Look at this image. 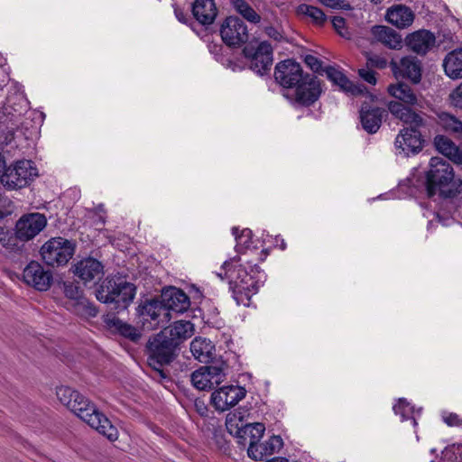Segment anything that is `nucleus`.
<instances>
[{"label": "nucleus", "mask_w": 462, "mask_h": 462, "mask_svg": "<svg viewBox=\"0 0 462 462\" xmlns=\"http://www.w3.org/2000/svg\"><path fill=\"white\" fill-rule=\"evenodd\" d=\"M56 394L63 405L91 428L106 436L111 441L117 439V429L112 425L110 420L93 403L78 391L69 386H60L57 388Z\"/></svg>", "instance_id": "nucleus-1"}, {"label": "nucleus", "mask_w": 462, "mask_h": 462, "mask_svg": "<svg viewBox=\"0 0 462 462\" xmlns=\"http://www.w3.org/2000/svg\"><path fill=\"white\" fill-rule=\"evenodd\" d=\"M387 107L395 118L407 125L399 132L395 138L394 143L399 153L409 156L420 152L424 144L421 129L426 127V120L422 115L411 107L402 106L398 101H390Z\"/></svg>", "instance_id": "nucleus-2"}, {"label": "nucleus", "mask_w": 462, "mask_h": 462, "mask_svg": "<svg viewBox=\"0 0 462 462\" xmlns=\"http://www.w3.org/2000/svg\"><path fill=\"white\" fill-rule=\"evenodd\" d=\"M260 273V268L249 263L248 267L239 265L229 273V289L232 297L237 305L249 307L251 298L258 292L259 287L263 282Z\"/></svg>", "instance_id": "nucleus-3"}, {"label": "nucleus", "mask_w": 462, "mask_h": 462, "mask_svg": "<svg viewBox=\"0 0 462 462\" xmlns=\"http://www.w3.org/2000/svg\"><path fill=\"white\" fill-rule=\"evenodd\" d=\"M135 287L121 278H107L97 291V299L106 304H114L117 311L125 310L133 301Z\"/></svg>", "instance_id": "nucleus-4"}, {"label": "nucleus", "mask_w": 462, "mask_h": 462, "mask_svg": "<svg viewBox=\"0 0 462 462\" xmlns=\"http://www.w3.org/2000/svg\"><path fill=\"white\" fill-rule=\"evenodd\" d=\"M162 330L151 337L147 343L149 353L148 365L154 370L161 378H166L167 374L162 370L164 365L170 363L176 356L178 346L173 343Z\"/></svg>", "instance_id": "nucleus-5"}, {"label": "nucleus", "mask_w": 462, "mask_h": 462, "mask_svg": "<svg viewBox=\"0 0 462 462\" xmlns=\"http://www.w3.org/2000/svg\"><path fill=\"white\" fill-rule=\"evenodd\" d=\"M37 175L38 171L33 162L22 160L5 169L1 182L7 189L16 190L28 186Z\"/></svg>", "instance_id": "nucleus-6"}, {"label": "nucleus", "mask_w": 462, "mask_h": 462, "mask_svg": "<svg viewBox=\"0 0 462 462\" xmlns=\"http://www.w3.org/2000/svg\"><path fill=\"white\" fill-rule=\"evenodd\" d=\"M40 253L46 264L65 265L75 253V245L66 238L53 237L42 246Z\"/></svg>", "instance_id": "nucleus-7"}, {"label": "nucleus", "mask_w": 462, "mask_h": 462, "mask_svg": "<svg viewBox=\"0 0 462 462\" xmlns=\"http://www.w3.org/2000/svg\"><path fill=\"white\" fill-rule=\"evenodd\" d=\"M453 179L454 171L451 165L442 158L432 157L430 161V170L426 176L428 196H434L438 189L448 186Z\"/></svg>", "instance_id": "nucleus-8"}, {"label": "nucleus", "mask_w": 462, "mask_h": 462, "mask_svg": "<svg viewBox=\"0 0 462 462\" xmlns=\"http://www.w3.org/2000/svg\"><path fill=\"white\" fill-rule=\"evenodd\" d=\"M137 315L143 327L147 329H156L166 325L171 319L162 300H151L140 304Z\"/></svg>", "instance_id": "nucleus-9"}, {"label": "nucleus", "mask_w": 462, "mask_h": 462, "mask_svg": "<svg viewBox=\"0 0 462 462\" xmlns=\"http://www.w3.org/2000/svg\"><path fill=\"white\" fill-rule=\"evenodd\" d=\"M243 53L250 60V68L255 73L264 75L270 71L273 59V48L268 42H261L257 46L248 44L243 49Z\"/></svg>", "instance_id": "nucleus-10"}, {"label": "nucleus", "mask_w": 462, "mask_h": 462, "mask_svg": "<svg viewBox=\"0 0 462 462\" xmlns=\"http://www.w3.org/2000/svg\"><path fill=\"white\" fill-rule=\"evenodd\" d=\"M319 80L314 75L306 74L303 80L293 89V100L302 106H310L314 104L321 94Z\"/></svg>", "instance_id": "nucleus-11"}, {"label": "nucleus", "mask_w": 462, "mask_h": 462, "mask_svg": "<svg viewBox=\"0 0 462 462\" xmlns=\"http://www.w3.org/2000/svg\"><path fill=\"white\" fill-rule=\"evenodd\" d=\"M305 75L300 65L292 60L279 62L274 69L275 80L283 88L291 89H294L303 80Z\"/></svg>", "instance_id": "nucleus-12"}, {"label": "nucleus", "mask_w": 462, "mask_h": 462, "mask_svg": "<svg viewBox=\"0 0 462 462\" xmlns=\"http://www.w3.org/2000/svg\"><path fill=\"white\" fill-rule=\"evenodd\" d=\"M220 35L226 45L237 47L247 41L248 31L242 20L229 16L221 25Z\"/></svg>", "instance_id": "nucleus-13"}, {"label": "nucleus", "mask_w": 462, "mask_h": 462, "mask_svg": "<svg viewBox=\"0 0 462 462\" xmlns=\"http://www.w3.org/2000/svg\"><path fill=\"white\" fill-rule=\"evenodd\" d=\"M46 217L41 213L24 215L15 225L16 237L21 241L32 239L46 226Z\"/></svg>", "instance_id": "nucleus-14"}, {"label": "nucleus", "mask_w": 462, "mask_h": 462, "mask_svg": "<svg viewBox=\"0 0 462 462\" xmlns=\"http://www.w3.org/2000/svg\"><path fill=\"white\" fill-rule=\"evenodd\" d=\"M246 391L238 385H227L219 388L211 394V402L216 410L225 411L245 398Z\"/></svg>", "instance_id": "nucleus-15"}, {"label": "nucleus", "mask_w": 462, "mask_h": 462, "mask_svg": "<svg viewBox=\"0 0 462 462\" xmlns=\"http://www.w3.org/2000/svg\"><path fill=\"white\" fill-rule=\"evenodd\" d=\"M225 373L219 366H201L191 374V383L199 390L211 389L225 379Z\"/></svg>", "instance_id": "nucleus-16"}, {"label": "nucleus", "mask_w": 462, "mask_h": 462, "mask_svg": "<svg viewBox=\"0 0 462 462\" xmlns=\"http://www.w3.org/2000/svg\"><path fill=\"white\" fill-rule=\"evenodd\" d=\"M391 68L395 78H402L418 84L421 79V62L413 56H406L399 61H391Z\"/></svg>", "instance_id": "nucleus-17"}, {"label": "nucleus", "mask_w": 462, "mask_h": 462, "mask_svg": "<svg viewBox=\"0 0 462 462\" xmlns=\"http://www.w3.org/2000/svg\"><path fill=\"white\" fill-rule=\"evenodd\" d=\"M24 282L38 291H47L51 283L52 275L37 262H31L23 270Z\"/></svg>", "instance_id": "nucleus-18"}, {"label": "nucleus", "mask_w": 462, "mask_h": 462, "mask_svg": "<svg viewBox=\"0 0 462 462\" xmlns=\"http://www.w3.org/2000/svg\"><path fill=\"white\" fill-rule=\"evenodd\" d=\"M74 274L84 283L99 280L104 274V266L97 259L84 258L73 266Z\"/></svg>", "instance_id": "nucleus-19"}, {"label": "nucleus", "mask_w": 462, "mask_h": 462, "mask_svg": "<svg viewBox=\"0 0 462 462\" xmlns=\"http://www.w3.org/2000/svg\"><path fill=\"white\" fill-rule=\"evenodd\" d=\"M162 302L170 314L171 311L183 313L190 305L188 295L180 289L175 287H171L162 291Z\"/></svg>", "instance_id": "nucleus-20"}, {"label": "nucleus", "mask_w": 462, "mask_h": 462, "mask_svg": "<svg viewBox=\"0 0 462 462\" xmlns=\"http://www.w3.org/2000/svg\"><path fill=\"white\" fill-rule=\"evenodd\" d=\"M405 41L411 51L419 55H425L435 45L436 37L428 30H419L410 33Z\"/></svg>", "instance_id": "nucleus-21"}, {"label": "nucleus", "mask_w": 462, "mask_h": 462, "mask_svg": "<svg viewBox=\"0 0 462 462\" xmlns=\"http://www.w3.org/2000/svg\"><path fill=\"white\" fill-rule=\"evenodd\" d=\"M323 71L330 81L346 93L353 96H361L367 92L364 85L353 83L341 70L335 67L328 66Z\"/></svg>", "instance_id": "nucleus-22"}, {"label": "nucleus", "mask_w": 462, "mask_h": 462, "mask_svg": "<svg viewBox=\"0 0 462 462\" xmlns=\"http://www.w3.org/2000/svg\"><path fill=\"white\" fill-rule=\"evenodd\" d=\"M282 446V439L280 436L273 435L264 442H257L255 445H249L247 454L252 459L261 461L265 457L278 452Z\"/></svg>", "instance_id": "nucleus-23"}, {"label": "nucleus", "mask_w": 462, "mask_h": 462, "mask_svg": "<svg viewBox=\"0 0 462 462\" xmlns=\"http://www.w3.org/2000/svg\"><path fill=\"white\" fill-rule=\"evenodd\" d=\"M67 298L75 300L76 312L95 317L97 313L96 308L83 296L79 286L69 282L64 286Z\"/></svg>", "instance_id": "nucleus-24"}, {"label": "nucleus", "mask_w": 462, "mask_h": 462, "mask_svg": "<svg viewBox=\"0 0 462 462\" xmlns=\"http://www.w3.org/2000/svg\"><path fill=\"white\" fill-rule=\"evenodd\" d=\"M384 114L385 110L383 108L362 106L360 110V121L363 128L368 134L376 133L382 125Z\"/></svg>", "instance_id": "nucleus-25"}, {"label": "nucleus", "mask_w": 462, "mask_h": 462, "mask_svg": "<svg viewBox=\"0 0 462 462\" xmlns=\"http://www.w3.org/2000/svg\"><path fill=\"white\" fill-rule=\"evenodd\" d=\"M389 95L399 100L404 106H415L419 104V97L413 89L406 83L399 81L390 84L387 88Z\"/></svg>", "instance_id": "nucleus-26"}, {"label": "nucleus", "mask_w": 462, "mask_h": 462, "mask_svg": "<svg viewBox=\"0 0 462 462\" xmlns=\"http://www.w3.org/2000/svg\"><path fill=\"white\" fill-rule=\"evenodd\" d=\"M162 331L167 332L166 336L179 347L182 342L193 336L195 328L193 323L189 320H179L165 328Z\"/></svg>", "instance_id": "nucleus-27"}, {"label": "nucleus", "mask_w": 462, "mask_h": 462, "mask_svg": "<svg viewBox=\"0 0 462 462\" xmlns=\"http://www.w3.org/2000/svg\"><path fill=\"white\" fill-rule=\"evenodd\" d=\"M194 17L203 25H209L215 21L217 10L214 0H195L192 5Z\"/></svg>", "instance_id": "nucleus-28"}, {"label": "nucleus", "mask_w": 462, "mask_h": 462, "mask_svg": "<svg viewBox=\"0 0 462 462\" xmlns=\"http://www.w3.org/2000/svg\"><path fill=\"white\" fill-rule=\"evenodd\" d=\"M371 33L374 39L390 49L400 50L402 47V36L389 27L375 25L372 27Z\"/></svg>", "instance_id": "nucleus-29"}, {"label": "nucleus", "mask_w": 462, "mask_h": 462, "mask_svg": "<svg viewBox=\"0 0 462 462\" xmlns=\"http://www.w3.org/2000/svg\"><path fill=\"white\" fill-rule=\"evenodd\" d=\"M190 352L200 363H208L214 358L215 346L206 337H196L190 343Z\"/></svg>", "instance_id": "nucleus-30"}, {"label": "nucleus", "mask_w": 462, "mask_h": 462, "mask_svg": "<svg viewBox=\"0 0 462 462\" xmlns=\"http://www.w3.org/2000/svg\"><path fill=\"white\" fill-rule=\"evenodd\" d=\"M436 149L456 164H462V149L444 135H437L434 139Z\"/></svg>", "instance_id": "nucleus-31"}, {"label": "nucleus", "mask_w": 462, "mask_h": 462, "mask_svg": "<svg viewBox=\"0 0 462 462\" xmlns=\"http://www.w3.org/2000/svg\"><path fill=\"white\" fill-rule=\"evenodd\" d=\"M386 18L390 23L396 27L406 28L412 23L414 14L409 7L396 5L387 11Z\"/></svg>", "instance_id": "nucleus-32"}, {"label": "nucleus", "mask_w": 462, "mask_h": 462, "mask_svg": "<svg viewBox=\"0 0 462 462\" xmlns=\"http://www.w3.org/2000/svg\"><path fill=\"white\" fill-rule=\"evenodd\" d=\"M106 324L112 332L118 333L133 342H137L141 337V333L135 327L124 322L116 317L107 319Z\"/></svg>", "instance_id": "nucleus-33"}, {"label": "nucleus", "mask_w": 462, "mask_h": 462, "mask_svg": "<svg viewBox=\"0 0 462 462\" xmlns=\"http://www.w3.org/2000/svg\"><path fill=\"white\" fill-rule=\"evenodd\" d=\"M444 70L453 79L462 78V48L456 49L447 54L443 61Z\"/></svg>", "instance_id": "nucleus-34"}, {"label": "nucleus", "mask_w": 462, "mask_h": 462, "mask_svg": "<svg viewBox=\"0 0 462 462\" xmlns=\"http://www.w3.org/2000/svg\"><path fill=\"white\" fill-rule=\"evenodd\" d=\"M235 10L243 16L244 19L252 23H258L261 16L249 5L245 0H232Z\"/></svg>", "instance_id": "nucleus-35"}, {"label": "nucleus", "mask_w": 462, "mask_h": 462, "mask_svg": "<svg viewBox=\"0 0 462 462\" xmlns=\"http://www.w3.org/2000/svg\"><path fill=\"white\" fill-rule=\"evenodd\" d=\"M441 126L448 132L462 139V122L448 113H441L439 116Z\"/></svg>", "instance_id": "nucleus-36"}, {"label": "nucleus", "mask_w": 462, "mask_h": 462, "mask_svg": "<svg viewBox=\"0 0 462 462\" xmlns=\"http://www.w3.org/2000/svg\"><path fill=\"white\" fill-rule=\"evenodd\" d=\"M297 14L310 17L317 24H322L326 20V15L319 8L307 4L300 5L297 7Z\"/></svg>", "instance_id": "nucleus-37"}, {"label": "nucleus", "mask_w": 462, "mask_h": 462, "mask_svg": "<svg viewBox=\"0 0 462 462\" xmlns=\"http://www.w3.org/2000/svg\"><path fill=\"white\" fill-rule=\"evenodd\" d=\"M232 234L236 237V251L238 253H243L245 250H249L252 244V231L248 228H245L241 231V233L238 235V228L233 227L232 228Z\"/></svg>", "instance_id": "nucleus-38"}, {"label": "nucleus", "mask_w": 462, "mask_h": 462, "mask_svg": "<svg viewBox=\"0 0 462 462\" xmlns=\"http://www.w3.org/2000/svg\"><path fill=\"white\" fill-rule=\"evenodd\" d=\"M242 431L245 436L249 437V445H255L263 436L265 427L264 424L261 422H255L246 424Z\"/></svg>", "instance_id": "nucleus-39"}, {"label": "nucleus", "mask_w": 462, "mask_h": 462, "mask_svg": "<svg viewBox=\"0 0 462 462\" xmlns=\"http://www.w3.org/2000/svg\"><path fill=\"white\" fill-rule=\"evenodd\" d=\"M393 411L396 415H400L402 420H411L412 424H417L413 417V407L403 398L399 399L398 402L393 406Z\"/></svg>", "instance_id": "nucleus-40"}, {"label": "nucleus", "mask_w": 462, "mask_h": 462, "mask_svg": "<svg viewBox=\"0 0 462 462\" xmlns=\"http://www.w3.org/2000/svg\"><path fill=\"white\" fill-rule=\"evenodd\" d=\"M332 24L339 35L344 38H349L350 33L345 26L346 22L343 17L334 16L332 19Z\"/></svg>", "instance_id": "nucleus-41"}, {"label": "nucleus", "mask_w": 462, "mask_h": 462, "mask_svg": "<svg viewBox=\"0 0 462 462\" xmlns=\"http://www.w3.org/2000/svg\"><path fill=\"white\" fill-rule=\"evenodd\" d=\"M443 420L450 427H462V417L454 412H444Z\"/></svg>", "instance_id": "nucleus-42"}, {"label": "nucleus", "mask_w": 462, "mask_h": 462, "mask_svg": "<svg viewBox=\"0 0 462 462\" xmlns=\"http://www.w3.org/2000/svg\"><path fill=\"white\" fill-rule=\"evenodd\" d=\"M304 61L307 64L308 67L310 68L311 70L314 72H320L323 71L322 69V63L321 61L313 55H306L304 58Z\"/></svg>", "instance_id": "nucleus-43"}, {"label": "nucleus", "mask_w": 462, "mask_h": 462, "mask_svg": "<svg viewBox=\"0 0 462 462\" xmlns=\"http://www.w3.org/2000/svg\"><path fill=\"white\" fill-rule=\"evenodd\" d=\"M359 76L367 83L375 85L376 84V77L375 72L369 69H360L358 70Z\"/></svg>", "instance_id": "nucleus-44"}, {"label": "nucleus", "mask_w": 462, "mask_h": 462, "mask_svg": "<svg viewBox=\"0 0 462 462\" xmlns=\"http://www.w3.org/2000/svg\"><path fill=\"white\" fill-rule=\"evenodd\" d=\"M450 99L452 104L456 107L462 108V82L459 84V86L455 88L452 93L450 94Z\"/></svg>", "instance_id": "nucleus-45"}, {"label": "nucleus", "mask_w": 462, "mask_h": 462, "mask_svg": "<svg viewBox=\"0 0 462 462\" xmlns=\"http://www.w3.org/2000/svg\"><path fill=\"white\" fill-rule=\"evenodd\" d=\"M324 5L331 8H345L349 9V5H341L340 0H319Z\"/></svg>", "instance_id": "nucleus-46"}, {"label": "nucleus", "mask_w": 462, "mask_h": 462, "mask_svg": "<svg viewBox=\"0 0 462 462\" xmlns=\"http://www.w3.org/2000/svg\"><path fill=\"white\" fill-rule=\"evenodd\" d=\"M367 64H369L373 67H377V68L383 69L386 66V60L383 58L375 56V57L369 58L367 60Z\"/></svg>", "instance_id": "nucleus-47"}, {"label": "nucleus", "mask_w": 462, "mask_h": 462, "mask_svg": "<svg viewBox=\"0 0 462 462\" xmlns=\"http://www.w3.org/2000/svg\"><path fill=\"white\" fill-rule=\"evenodd\" d=\"M265 33L272 39L275 41H281L282 38V33L274 27L273 26H267L264 29Z\"/></svg>", "instance_id": "nucleus-48"}, {"label": "nucleus", "mask_w": 462, "mask_h": 462, "mask_svg": "<svg viewBox=\"0 0 462 462\" xmlns=\"http://www.w3.org/2000/svg\"><path fill=\"white\" fill-rule=\"evenodd\" d=\"M10 238L9 232L5 227H0V244L4 247H7Z\"/></svg>", "instance_id": "nucleus-49"}, {"label": "nucleus", "mask_w": 462, "mask_h": 462, "mask_svg": "<svg viewBox=\"0 0 462 462\" xmlns=\"http://www.w3.org/2000/svg\"><path fill=\"white\" fill-rule=\"evenodd\" d=\"M174 13H175L176 18L180 22L184 23H187L186 14L183 13V11H181L180 9H175Z\"/></svg>", "instance_id": "nucleus-50"}, {"label": "nucleus", "mask_w": 462, "mask_h": 462, "mask_svg": "<svg viewBox=\"0 0 462 462\" xmlns=\"http://www.w3.org/2000/svg\"><path fill=\"white\" fill-rule=\"evenodd\" d=\"M265 462H289V460L285 457H273L272 459H269Z\"/></svg>", "instance_id": "nucleus-51"}, {"label": "nucleus", "mask_w": 462, "mask_h": 462, "mask_svg": "<svg viewBox=\"0 0 462 462\" xmlns=\"http://www.w3.org/2000/svg\"><path fill=\"white\" fill-rule=\"evenodd\" d=\"M456 193L457 196H459L462 199V180H459L456 187Z\"/></svg>", "instance_id": "nucleus-52"}, {"label": "nucleus", "mask_w": 462, "mask_h": 462, "mask_svg": "<svg viewBox=\"0 0 462 462\" xmlns=\"http://www.w3.org/2000/svg\"><path fill=\"white\" fill-rule=\"evenodd\" d=\"M451 448L457 452H462V442L455 443L451 446Z\"/></svg>", "instance_id": "nucleus-53"}, {"label": "nucleus", "mask_w": 462, "mask_h": 462, "mask_svg": "<svg viewBox=\"0 0 462 462\" xmlns=\"http://www.w3.org/2000/svg\"><path fill=\"white\" fill-rule=\"evenodd\" d=\"M96 211H97V214L105 215L106 212H105L104 205L103 204H99L96 208Z\"/></svg>", "instance_id": "nucleus-54"}, {"label": "nucleus", "mask_w": 462, "mask_h": 462, "mask_svg": "<svg viewBox=\"0 0 462 462\" xmlns=\"http://www.w3.org/2000/svg\"><path fill=\"white\" fill-rule=\"evenodd\" d=\"M105 221H106L105 215L97 214V222L100 223L101 225H104Z\"/></svg>", "instance_id": "nucleus-55"}, {"label": "nucleus", "mask_w": 462, "mask_h": 462, "mask_svg": "<svg viewBox=\"0 0 462 462\" xmlns=\"http://www.w3.org/2000/svg\"><path fill=\"white\" fill-rule=\"evenodd\" d=\"M280 248L282 250H284L286 248V244H285L283 239H282V243H281Z\"/></svg>", "instance_id": "nucleus-56"}, {"label": "nucleus", "mask_w": 462, "mask_h": 462, "mask_svg": "<svg viewBox=\"0 0 462 462\" xmlns=\"http://www.w3.org/2000/svg\"><path fill=\"white\" fill-rule=\"evenodd\" d=\"M213 48H214L213 50L210 48V51H212V52H213V51H217V49H220L221 47H220V46H217V45H214V46H213Z\"/></svg>", "instance_id": "nucleus-57"}, {"label": "nucleus", "mask_w": 462, "mask_h": 462, "mask_svg": "<svg viewBox=\"0 0 462 462\" xmlns=\"http://www.w3.org/2000/svg\"><path fill=\"white\" fill-rule=\"evenodd\" d=\"M371 1L377 4V3H380L382 0H371Z\"/></svg>", "instance_id": "nucleus-58"}, {"label": "nucleus", "mask_w": 462, "mask_h": 462, "mask_svg": "<svg viewBox=\"0 0 462 462\" xmlns=\"http://www.w3.org/2000/svg\"><path fill=\"white\" fill-rule=\"evenodd\" d=\"M228 264H229V263H228L227 262H225V263H223V266L226 268Z\"/></svg>", "instance_id": "nucleus-59"}]
</instances>
